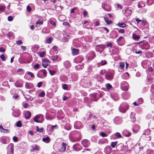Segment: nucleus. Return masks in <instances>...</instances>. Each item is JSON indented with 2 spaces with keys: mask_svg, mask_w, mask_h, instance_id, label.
I'll use <instances>...</instances> for the list:
<instances>
[{
  "mask_svg": "<svg viewBox=\"0 0 154 154\" xmlns=\"http://www.w3.org/2000/svg\"><path fill=\"white\" fill-rule=\"evenodd\" d=\"M5 7V6L3 5H0V11H2L4 10Z\"/></svg>",
  "mask_w": 154,
  "mask_h": 154,
  "instance_id": "a18cd8bd",
  "label": "nucleus"
},
{
  "mask_svg": "<svg viewBox=\"0 0 154 154\" xmlns=\"http://www.w3.org/2000/svg\"><path fill=\"white\" fill-rule=\"evenodd\" d=\"M23 107L25 108H26L29 106V104L27 103H24L23 105Z\"/></svg>",
  "mask_w": 154,
  "mask_h": 154,
  "instance_id": "3c124183",
  "label": "nucleus"
},
{
  "mask_svg": "<svg viewBox=\"0 0 154 154\" xmlns=\"http://www.w3.org/2000/svg\"><path fill=\"white\" fill-rule=\"evenodd\" d=\"M100 48H101L103 50L105 49V46L103 44L97 45L96 47V51H99Z\"/></svg>",
  "mask_w": 154,
  "mask_h": 154,
  "instance_id": "1a4fd4ad",
  "label": "nucleus"
},
{
  "mask_svg": "<svg viewBox=\"0 0 154 154\" xmlns=\"http://www.w3.org/2000/svg\"><path fill=\"white\" fill-rule=\"evenodd\" d=\"M36 131H38L39 132H42L43 131V128H41L39 129L38 126H36Z\"/></svg>",
  "mask_w": 154,
  "mask_h": 154,
  "instance_id": "a878e982",
  "label": "nucleus"
},
{
  "mask_svg": "<svg viewBox=\"0 0 154 154\" xmlns=\"http://www.w3.org/2000/svg\"><path fill=\"white\" fill-rule=\"evenodd\" d=\"M13 35L12 32H10L8 33V35L9 37H11Z\"/></svg>",
  "mask_w": 154,
  "mask_h": 154,
  "instance_id": "864d4df0",
  "label": "nucleus"
},
{
  "mask_svg": "<svg viewBox=\"0 0 154 154\" xmlns=\"http://www.w3.org/2000/svg\"><path fill=\"white\" fill-rule=\"evenodd\" d=\"M106 77L107 79L110 80H112L113 78V75L110 72H108L106 75Z\"/></svg>",
  "mask_w": 154,
  "mask_h": 154,
  "instance_id": "423d86ee",
  "label": "nucleus"
},
{
  "mask_svg": "<svg viewBox=\"0 0 154 154\" xmlns=\"http://www.w3.org/2000/svg\"><path fill=\"white\" fill-rule=\"evenodd\" d=\"M42 140L43 141L47 143L49 142L50 140V138L49 137L43 138Z\"/></svg>",
  "mask_w": 154,
  "mask_h": 154,
  "instance_id": "aec40b11",
  "label": "nucleus"
},
{
  "mask_svg": "<svg viewBox=\"0 0 154 154\" xmlns=\"http://www.w3.org/2000/svg\"><path fill=\"white\" fill-rule=\"evenodd\" d=\"M146 56L147 57H152V54L149 52H147L146 54Z\"/></svg>",
  "mask_w": 154,
  "mask_h": 154,
  "instance_id": "c85d7f7f",
  "label": "nucleus"
},
{
  "mask_svg": "<svg viewBox=\"0 0 154 154\" xmlns=\"http://www.w3.org/2000/svg\"><path fill=\"white\" fill-rule=\"evenodd\" d=\"M49 73L51 75H53L56 73V72L54 70H49Z\"/></svg>",
  "mask_w": 154,
  "mask_h": 154,
  "instance_id": "c9c22d12",
  "label": "nucleus"
},
{
  "mask_svg": "<svg viewBox=\"0 0 154 154\" xmlns=\"http://www.w3.org/2000/svg\"><path fill=\"white\" fill-rule=\"evenodd\" d=\"M133 38L134 40H138L140 39V36L137 35L135 33H133Z\"/></svg>",
  "mask_w": 154,
  "mask_h": 154,
  "instance_id": "dca6fc26",
  "label": "nucleus"
},
{
  "mask_svg": "<svg viewBox=\"0 0 154 154\" xmlns=\"http://www.w3.org/2000/svg\"><path fill=\"white\" fill-rule=\"evenodd\" d=\"M135 53L136 54H139L140 55H142V51H138L136 50L135 51Z\"/></svg>",
  "mask_w": 154,
  "mask_h": 154,
  "instance_id": "4c0bfd02",
  "label": "nucleus"
},
{
  "mask_svg": "<svg viewBox=\"0 0 154 154\" xmlns=\"http://www.w3.org/2000/svg\"><path fill=\"white\" fill-rule=\"evenodd\" d=\"M49 63V61L48 59H44L43 60L42 62V65L44 68H46L47 66L48 65Z\"/></svg>",
  "mask_w": 154,
  "mask_h": 154,
  "instance_id": "20e7f679",
  "label": "nucleus"
},
{
  "mask_svg": "<svg viewBox=\"0 0 154 154\" xmlns=\"http://www.w3.org/2000/svg\"><path fill=\"white\" fill-rule=\"evenodd\" d=\"M117 26L120 27L124 28L125 26L126 25L124 23H119L117 24Z\"/></svg>",
  "mask_w": 154,
  "mask_h": 154,
  "instance_id": "4be33fe9",
  "label": "nucleus"
},
{
  "mask_svg": "<svg viewBox=\"0 0 154 154\" xmlns=\"http://www.w3.org/2000/svg\"><path fill=\"white\" fill-rule=\"evenodd\" d=\"M121 87L124 91L127 90L128 89V84L125 82H123L121 84Z\"/></svg>",
  "mask_w": 154,
  "mask_h": 154,
  "instance_id": "f03ea898",
  "label": "nucleus"
},
{
  "mask_svg": "<svg viewBox=\"0 0 154 154\" xmlns=\"http://www.w3.org/2000/svg\"><path fill=\"white\" fill-rule=\"evenodd\" d=\"M27 73L28 75H30L31 77L32 78L34 77V75L33 73L31 72H28Z\"/></svg>",
  "mask_w": 154,
  "mask_h": 154,
  "instance_id": "37998d69",
  "label": "nucleus"
},
{
  "mask_svg": "<svg viewBox=\"0 0 154 154\" xmlns=\"http://www.w3.org/2000/svg\"><path fill=\"white\" fill-rule=\"evenodd\" d=\"M119 67L122 69H123L124 67L125 66V64L123 62H120L119 63Z\"/></svg>",
  "mask_w": 154,
  "mask_h": 154,
  "instance_id": "393cba45",
  "label": "nucleus"
},
{
  "mask_svg": "<svg viewBox=\"0 0 154 154\" xmlns=\"http://www.w3.org/2000/svg\"><path fill=\"white\" fill-rule=\"evenodd\" d=\"M42 82H39L37 85V86L38 88H40L41 86L42 85Z\"/></svg>",
  "mask_w": 154,
  "mask_h": 154,
  "instance_id": "e2e57ef3",
  "label": "nucleus"
},
{
  "mask_svg": "<svg viewBox=\"0 0 154 154\" xmlns=\"http://www.w3.org/2000/svg\"><path fill=\"white\" fill-rule=\"evenodd\" d=\"M5 49L3 47L0 48V52H5Z\"/></svg>",
  "mask_w": 154,
  "mask_h": 154,
  "instance_id": "8fccbe9b",
  "label": "nucleus"
},
{
  "mask_svg": "<svg viewBox=\"0 0 154 154\" xmlns=\"http://www.w3.org/2000/svg\"><path fill=\"white\" fill-rule=\"evenodd\" d=\"M61 148L59 149L60 152H63L65 151L66 148V143H63L61 145Z\"/></svg>",
  "mask_w": 154,
  "mask_h": 154,
  "instance_id": "6e6552de",
  "label": "nucleus"
},
{
  "mask_svg": "<svg viewBox=\"0 0 154 154\" xmlns=\"http://www.w3.org/2000/svg\"><path fill=\"white\" fill-rule=\"evenodd\" d=\"M45 95V92L43 91L40 93L39 94L38 96L40 97H43Z\"/></svg>",
  "mask_w": 154,
  "mask_h": 154,
  "instance_id": "72a5a7b5",
  "label": "nucleus"
},
{
  "mask_svg": "<svg viewBox=\"0 0 154 154\" xmlns=\"http://www.w3.org/2000/svg\"><path fill=\"white\" fill-rule=\"evenodd\" d=\"M43 23V20L42 19H39L38 21L35 24L36 26H40V25H42Z\"/></svg>",
  "mask_w": 154,
  "mask_h": 154,
  "instance_id": "9b49d317",
  "label": "nucleus"
},
{
  "mask_svg": "<svg viewBox=\"0 0 154 154\" xmlns=\"http://www.w3.org/2000/svg\"><path fill=\"white\" fill-rule=\"evenodd\" d=\"M39 65L38 64H35L34 66V68L35 69H38L39 68Z\"/></svg>",
  "mask_w": 154,
  "mask_h": 154,
  "instance_id": "5fc2aeb1",
  "label": "nucleus"
},
{
  "mask_svg": "<svg viewBox=\"0 0 154 154\" xmlns=\"http://www.w3.org/2000/svg\"><path fill=\"white\" fill-rule=\"evenodd\" d=\"M82 143L85 147H88L89 145V141L87 140H83L82 142Z\"/></svg>",
  "mask_w": 154,
  "mask_h": 154,
  "instance_id": "0eeeda50",
  "label": "nucleus"
},
{
  "mask_svg": "<svg viewBox=\"0 0 154 154\" xmlns=\"http://www.w3.org/2000/svg\"><path fill=\"white\" fill-rule=\"evenodd\" d=\"M128 106L126 105L122 104L119 108V111L122 112H125L128 109Z\"/></svg>",
  "mask_w": 154,
  "mask_h": 154,
  "instance_id": "f257e3e1",
  "label": "nucleus"
},
{
  "mask_svg": "<svg viewBox=\"0 0 154 154\" xmlns=\"http://www.w3.org/2000/svg\"><path fill=\"white\" fill-rule=\"evenodd\" d=\"M68 87V85L66 84H64L63 85L62 88H63L64 89L66 90L67 89Z\"/></svg>",
  "mask_w": 154,
  "mask_h": 154,
  "instance_id": "58836bf2",
  "label": "nucleus"
},
{
  "mask_svg": "<svg viewBox=\"0 0 154 154\" xmlns=\"http://www.w3.org/2000/svg\"><path fill=\"white\" fill-rule=\"evenodd\" d=\"M13 140L14 142H17L18 141V138L16 136H14L13 137Z\"/></svg>",
  "mask_w": 154,
  "mask_h": 154,
  "instance_id": "a19ab883",
  "label": "nucleus"
},
{
  "mask_svg": "<svg viewBox=\"0 0 154 154\" xmlns=\"http://www.w3.org/2000/svg\"><path fill=\"white\" fill-rule=\"evenodd\" d=\"M53 38L51 37H50L47 38L46 41L48 43L50 44Z\"/></svg>",
  "mask_w": 154,
  "mask_h": 154,
  "instance_id": "412c9836",
  "label": "nucleus"
},
{
  "mask_svg": "<svg viewBox=\"0 0 154 154\" xmlns=\"http://www.w3.org/2000/svg\"><path fill=\"white\" fill-rule=\"evenodd\" d=\"M6 140L5 138H2V143L3 144H5L6 143Z\"/></svg>",
  "mask_w": 154,
  "mask_h": 154,
  "instance_id": "09e8293b",
  "label": "nucleus"
},
{
  "mask_svg": "<svg viewBox=\"0 0 154 154\" xmlns=\"http://www.w3.org/2000/svg\"><path fill=\"white\" fill-rule=\"evenodd\" d=\"M58 56H53L51 57V59L52 60H54L57 59Z\"/></svg>",
  "mask_w": 154,
  "mask_h": 154,
  "instance_id": "c03bdc74",
  "label": "nucleus"
},
{
  "mask_svg": "<svg viewBox=\"0 0 154 154\" xmlns=\"http://www.w3.org/2000/svg\"><path fill=\"white\" fill-rule=\"evenodd\" d=\"M106 63V60H102L101 61V64L102 65H104Z\"/></svg>",
  "mask_w": 154,
  "mask_h": 154,
  "instance_id": "ea45409f",
  "label": "nucleus"
},
{
  "mask_svg": "<svg viewBox=\"0 0 154 154\" xmlns=\"http://www.w3.org/2000/svg\"><path fill=\"white\" fill-rule=\"evenodd\" d=\"M99 25V23L98 21H96L95 23V26H98Z\"/></svg>",
  "mask_w": 154,
  "mask_h": 154,
  "instance_id": "338daca9",
  "label": "nucleus"
},
{
  "mask_svg": "<svg viewBox=\"0 0 154 154\" xmlns=\"http://www.w3.org/2000/svg\"><path fill=\"white\" fill-rule=\"evenodd\" d=\"M100 135L103 137H106L107 136V135L103 132H101L100 133Z\"/></svg>",
  "mask_w": 154,
  "mask_h": 154,
  "instance_id": "f704fd0d",
  "label": "nucleus"
},
{
  "mask_svg": "<svg viewBox=\"0 0 154 154\" xmlns=\"http://www.w3.org/2000/svg\"><path fill=\"white\" fill-rule=\"evenodd\" d=\"M0 131L2 133H9L10 132V131L9 130L5 129L3 128L1 129Z\"/></svg>",
  "mask_w": 154,
  "mask_h": 154,
  "instance_id": "6ab92c4d",
  "label": "nucleus"
},
{
  "mask_svg": "<svg viewBox=\"0 0 154 154\" xmlns=\"http://www.w3.org/2000/svg\"><path fill=\"white\" fill-rule=\"evenodd\" d=\"M17 126L18 127H21L22 126V125L21 124V122L20 121H19L17 122L16 124Z\"/></svg>",
  "mask_w": 154,
  "mask_h": 154,
  "instance_id": "e433bc0d",
  "label": "nucleus"
},
{
  "mask_svg": "<svg viewBox=\"0 0 154 154\" xmlns=\"http://www.w3.org/2000/svg\"><path fill=\"white\" fill-rule=\"evenodd\" d=\"M0 57L3 61H5L6 60V58L4 54H2Z\"/></svg>",
  "mask_w": 154,
  "mask_h": 154,
  "instance_id": "c756f323",
  "label": "nucleus"
},
{
  "mask_svg": "<svg viewBox=\"0 0 154 154\" xmlns=\"http://www.w3.org/2000/svg\"><path fill=\"white\" fill-rule=\"evenodd\" d=\"M106 88L108 89H111L112 87L111 85L109 84H107L106 85Z\"/></svg>",
  "mask_w": 154,
  "mask_h": 154,
  "instance_id": "79ce46f5",
  "label": "nucleus"
},
{
  "mask_svg": "<svg viewBox=\"0 0 154 154\" xmlns=\"http://www.w3.org/2000/svg\"><path fill=\"white\" fill-rule=\"evenodd\" d=\"M20 114V111L19 109H16L14 111L13 116L15 117H18Z\"/></svg>",
  "mask_w": 154,
  "mask_h": 154,
  "instance_id": "39448f33",
  "label": "nucleus"
},
{
  "mask_svg": "<svg viewBox=\"0 0 154 154\" xmlns=\"http://www.w3.org/2000/svg\"><path fill=\"white\" fill-rule=\"evenodd\" d=\"M115 136L118 138H120L122 137V136L121 134L119 132H117L115 134Z\"/></svg>",
  "mask_w": 154,
  "mask_h": 154,
  "instance_id": "cd10ccee",
  "label": "nucleus"
},
{
  "mask_svg": "<svg viewBox=\"0 0 154 154\" xmlns=\"http://www.w3.org/2000/svg\"><path fill=\"white\" fill-rule=\"evenodd\" d=\"M41 71L43 72L45 76H46L47 75V72L46 70L45 69H42L41 70Z\"/></svg>",
  "mask_w": 154,
  "mask_h": 154,
  "instance_id": "7c9ffc66",
  "label": "nucleus"
},
{
  "mask_svg": "<svg viewBox=\"0 0 154 154\" xmlns=\"http://www.w3.org/2000/svg\"><path fill=\"white\" fill-rule=\"evenodd\" d=\"M31 116V113L29 111H27L26 112L25 114V116L26 119H28L30 118Z\"/></svg>",
  "mask_w": 154,
  "mask_h": 154,
  "instance_id": "2eb2a0df",
  "label": "nucleus"
},
{
  "mask_svg": "<svg viewBox=\"0 0 154 154\" xmlns=\"http://www.w3.org/2000/svg\"><path fill=\"white\" fill-rule=\"evenodd\" d=\"M72 54H73L76 55L78 53L79 51L77 49L75 48H73V49H72Z\"/></svg>",
  "mask_w": 154,
  "mask_h": 154,
  "instance_id": "f3484780",
  "label": "nucleus"
},
{
  "mask_svg": "<svg viewBox=\"0 0 154 154\" xmlns=\"http://www.w3.org/2000/svg\"><path fill=\"white\" fill-rule=\"evenodd\" d=\"M53 49L55 51L58 50V48L56 46H54L53 47Z\"/></svg>",
  "mask_w": 154,
  "mask_h": 154,
  "instance_id": "052dcab7",
  "label": "nucleus"
},
{
  "mask_svg": "<svg viewBox=\"0 0 154 154\" xmlns=\"http://www.w3.org/2000/svg\"><path fill=\"white\" fill-rule=\"evenodd\" d=\"M87 12L85 10L84 11V12H83V14H84V16L85 17L87 15Z\"/></svg>",
  "mask_w": 154,
  "mask_h": 154,
  "instance_id": "69168bd1",
  "label": "nucleus"
},
{
  "mask_svg": "<svg viewBox=\"0 0 154 154\" xmlns=\"http://www.w3.org/2000/svg\"><path fill=\"white\" fill-rule=\"evenodd\" d=\"M39 115H37L33 118V120L35 122L38 123L40 122L39 121H38V120L40 118Z\"/></svg>",
  "mask_w": 154,
  "mask_h": 154,
  "instance_id": "4468645a",
  "label": "nucleus"
},
{
  "mask_svg": "<svg viewBox=\"0 0 154 154\" xmlns=\"http://www.w3.org/2000/svg\"><path fill=\"white\" fill-rule=\"evenodd\" d=\"M125 14L129 16L132 13V10L131 9H129L128 8H126L125 10Z\"/></svg>",
  "mask_w": 154,
  "mask_h": 154,
  "instance_id": "f8f14e48",
  "label": "nucleus"
},
{
  "mask_svg": "<svg viewBox=\"0 0 154 154\" xmlns=\"http://www.w3.org/2000/svg\"><path fill=\"white\" fill-rule=\"evenodd\" d=\"M112 45V44L110 42H109L106 45V46L108 47H110V48H111Z\"/></svg>",
  "mask_w": 154,
  "mask_h": 154,
  "instance_id": "603ef678",
  "label": "nucleus"
},
{
  "mask_svg": "<svg viewBox=\"0 0 154 154\" xmlns=\"http://www.w3.org/2000/svg\"><path fill=\"white\" fill-rule=\"evenodd\" d=\"M104 19L105 22L108 24H110L112 23V21H111L107 20L106 18H105V17H104Z\"/></svg>",
  "mask_w": 154,
  "mask_h": 154,
  "instance_id": "bb28decb",
  "label": "nucleus"
},
{
  "mask_svg": "<svg viewBox=\"0 0 154 154\" xmlns=\"http://www.w3.org/2000/svg\"><path fill=\"white\" fill-rule=\"evenodd\" d=\"M118 143L117 141H116L114 142H112L111 143V144L110 145V146L114 148L116 146Z\"/></svg>",
  "mask_w": 154,
  "mask_h": 154,
  "instance_id": "b1692460",
  "label": "nucleus"
},
{
  "mask_svg": "<svg viewBox=\"0 0 154 154\" xmlns=\"http://www.w3.org/2000/svg\"><path fill=\"white\" fill-rule=\"evenodd\" d=\"M27 10L28 11H30L31 10V8L30 6H28L26 8Z\"/></svg>",
  "mask_w": 154,
  "mask_h": 154,
  "instance_id": "bf43d9fd",
  "label": "nucleus"
},
{
  "mask_svg": "<svg viewBox=\"0 0 154 154\" xmlns=\"http://www.w3.org/2000/svg\"><path fill=\"white\" fill-rule=\"evenodd\" d=\"M15 86L17 87H21V85L18 82H16L15 83Z\"/></svg>",
  "mask_w": 154,
  "mask_h": 154,
  "instance_id": "2f4dec72",
  "label": "nucleus"
},
{
  "mask_svg": "<svg viewBox=\"0 0 154 154\" xmlns=\"http://www.w3.org/2000/svg\"><path fill=\"white\" fill-rule=\"evenodd\" d=\"M33 148L31 149L32 152H34L35 150L38 151L39 150V146L37 145H35L32 146Z\"/></svg>",
  "mask_w": 154,
  "mask_h": 154,
  "instance_id": "9d476101",
  "label": "nucleus"
},
{
  "mask_svg": "<svg viewBox=\"0 0 154 154\" xmlns=\"http://www.w3.org/2000/svg\"><path fill=\"white\" fill-rule=\"evenodd\" d=\"M145 5V3L143 1L140 2L138 4V6L139 8H142L144 7Z\"/></svg>",
  "mask_w": 154,
  "mask_h": 154,
  "instance_id": "ddd939ff",
  "label": "nucleus"
},
{
  "mask_svg": "<svg viewBox=\"0 0 154 154\" xmlns=\"http://www.w3.org/2000/svg\"><path fill=\"white\" fill-rule=\"evenodd\" d=\"M117 7L118 8H120V9H122V7L119 4L117 5Z\"/></svg>",
  "mask_w": 154,
  "mask_h": 154,
  "instance_id": "774afa93",
  "label": "nucleus"
},
{
  "mask_svg": "<svg viewBox=\"0 0 154 154\" xmlns=\"http://www.w3.org/2000/svg\"><path fill=\"white\" fill-rule=\"evenodd\" d=\"M123 38V37L122 36H121L119 37L117 40V42H119Z\"/></svg>",
  "mask_w": 154,
  "mask_h": 154,
  "instance_id": "13d9d810",
  "label": "nucleus"
},
{
  "mask_svg": "<svg viewBox=\"0 0 154 154\" xmlns=\"http://www.w3.org/2000/svg\"><path fill=\"white\" fill-rule=\"evenodd\" d=\"M59 19L60 21H63L66 19V17L64 15H61L59 16Z\"/></svg>",
  "mask_w": 154,
  "mask_h": 154,
  "instance_id": "a211bd4d",
  "label": "nucleus"
},
{
  "mask_svg": "<svg viewBox=\"0 0 154 154\" xmlns=\"http://www.w3.org/2000/svg\"><path fill=\"white\" fill-rule=\"evenodd\" d=\"M118 31L121 33H123L124 32V29H121L119 30Z\"/></svg>",
  "mask_w": 154,
  "mask_h": 154,
  "instance_id": "0e129e2a",
  "label": "nucleus"
},
{
  "mask_svg": "<svg viewBox=\"0 0 154 154\" xmlns=\"http://www.w3.org/2000/svg\"><path fill=\"white\" fill-rule=\"evenodd\" d=\"M79 145L78 144H75L73 146V149L76 151L78 150H79L78 149V148H79Z\"/></svg>",
  "mask_w": 154,
  "mask_h": 154,
  "instance_id": "5701e85b",
  "label": "nucleus"
},
{
  "mask_svg": "<svg viewBox=\"0 0 154 154\" xmlns=\"http://www.w3.org/2000/svg\"><path fill=\"white\" fill-rule=\"evenodd\" d=\"M105 5H104V4H102V8L106 11H109V10H108L107 9H106L105 8Z\"/></svg>",
  "mask_w": 154,
  "mask_h": 154,
  "instance_id": "680f3d73",
  "label": "nucleus"
},
{
  "mask_svg": "<svg viewBox=\"0 0 154 154\" xmlns=\"http://www.w3.org/2000/svg\"><path fill=\"white\" fill-rule=\"evenodd\" d=\"M106 70H105L103 69V70H101L100 71V74L103 75V73H106Z\"/></svg>",
  "mask_w": 154,
  "mask_h": 154,
  "instance_id": "6e6d98bb",
  "label": "nucleus"
},
{
  "mask_svg": "<svg viewBox=\"0 0 154 154\" xmlns=\"http://www.w3.org/2000/svg\"><path fill=\"white\" fill-rule=\"evenodd\" d=\"M50 23L52 24V25H53V26H56V24H55V23L52 21V20H50Z\"/></svg>",
  "mask_w": 154,
  "mask_h": 154,
  "instance_id": "4d7b16f0",
  "label": "nucleus"
},
{
  "mask_svg": "<svg viewBox=\"0 0 154 154\" xmlns=\"http://www.w3.org/2000/svg\"><path fill=\"white\" fill-rule=\"evenodd\" d=\"M8 20L10 21H12L13 20V17L11 16H9L8 17Z\"/></svg>",
  "mask_w": 154,
  "mask_h": 154,
  "instance_id": "de8ad7c7",
  "label": "nucleus"
},
{
  "mask_svg": "<svg viewBox=\"0 0 154 154\" xmlns=\"http://www.w3.org/2000/svg\"><path fill=\"white\" fill-rule=\"evenodd\" d=\"M8 147L10 148V150L8 152V154H14V145L11 143L8 145Z\"/></svg>",
  "mask_w": 154,
  "mask_h": 154,
  "instance_id": "7ed1b4c3",
  "label": "nucleus"
},
{
  "mask_svg": "<svg viewBox=\"0 0 154 154\" xmlns=\"http://www.w3.org/2000/svg\"><path fill=\"white\" fill-rule=\"evenodd\" d=\"M45 55V53L44 51H42L39 53V55L42 57H43Z\"/></svg>",
  "mask_w": 154,
  "mask_h": 154,
  "instance_id": "473e14b6",
  "label": "nucleus"
},
{
  "mask_svg": "<svg viewBox=\"0 0 154 154\" xmlns=\"http://www.w3.org/2000/svg\"><path fill=\"white\" fill-rule=\"evenodd\" d=\"M16 43L18 45H20L23 44V42L21 40H19L16 42Z\"/></svg>",
  "mask_w": 154,
  "mask_h": 154,
  "instance_id": "49530a36",
  "label": "nucleus"
}]
</instances>
